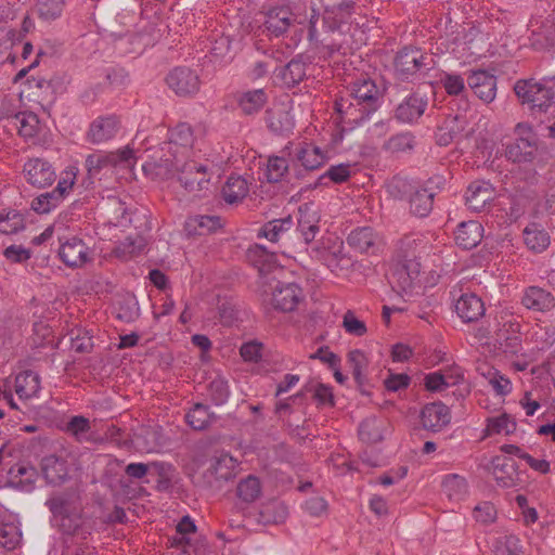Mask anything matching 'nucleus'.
Wrapping results in <instances>:
<instances>
[{
	"mask_svg": "<svg viewBox=\"0 0 555 555\" xmlns=\"http://www.w3.org/2000/svg\"><path fill=\"white\" fill-rule=\"evenodd\" d=\"M540 139L529 122H517L513 137L502 143L503 156L515 165H531L539 156Z\"/></svg>",
	"mask_w": 555,
	"mask_h": 555,
	"instance_id": "7ed1b4c3",
	"label": "nucleus"
},
{
	"mask_svg": "<svg viewBox=\"0 0 555 555\" xmlns=\"http://www.w3.org/2000/svg\"><path fill=\"white\" fill-rule=\"evenodd\" d=\"M348 364L352 371L354 380L359 386H362L366 382L364 371L369 365V360L362 350L354 349L348 353Z\"/></svg>",
	"mask_w": 555,
	"mask_h": 555,
	"instance_id": "a18cd8bd",
	"label": "nucleus"
},
{
	"mask_svg": "<svg viewBox=\"0 0 555 555\" xmlns=\"http://www.w3.org/2000/svg\"><path fill=\"white\" fill-rule=\"evenodd\" d=\"M467 83L475 95L485 103H491L496 96V77L486 70L473 72Z\"/></svg>",
	"mask_w": 555,
	"mask_h": 555,
	"instance_id": "a211bd4d",
	"label": "nucleus"
},
{
	"mask_svg": "<svg viewBox=\"0 0 555 555\" xmlns=\"http://www.w3.org/2000/svg\"><path fill=\"white\" fill-rule=\"evenodd\" d=\"M63 7L64 0H38L36 10L41 20L50 22L61 16Z\"/></svg>",
	"mask_w": 555,
	"mask_h": 555,
	"instance_id": "3c124183",
	"label": "nucleus"
},
{
	"mask_svg": "<svg viewBox=\"0 0 555 555\" xmlns=\"http://www.w3.org/2000/svg\"><path fill=\"white\" fill-rule=\"evenodd\" d=\"M196 526L189 516H184L177 525L176 535L173 537L175 543H189L188 535L194 533Z\"/></svg>",
	"mask_w": 555,
	"mask_h": 555,
	"instance_id": "338daca9",
	"label": "nucleus"
},
{
	"mask_svg": "<svg viewBox=\"0 0 555 555\" xmlns=\"http://www.w3.org/2000/svg\"><path fill=\"white\" fill-rule=\"evenodd\" d=\"M120 128V121L116 115L96 117L89 126L87 139L93 144H101L115 138Z\"/></svg>",
	"mask_w": 555,
	"mask_h": 555,
	"instance_id": "4468645a",
	"label": "nucleus"
},
{
	"mask_svg": "<svg viewBox=\"0 0 555 555\" xmlns=\"http://www.w3.org/2000/svg\"><path fill=\"white\" fill-rule=\"evenodd\" d=\"M142 169L147 176H155L163 179H169L177 175L178 181L185 191L193 193L195 196H201V192L208 190L210 179L207 175V167L194 160L186 162L182 167H177L175 170L168 159L162 163H145Z\"/></svg>",
	"mask_w": 555,
	"mask_h": 555,
	"instance_id": "f03ea898",
	"label": "nucleus"
},
{
	"mask_svg": "<svg viewBox=\"0 0 555 555\" xmlns=\"http://www.w3.org/2000/svg\"><path fill=\"white\" fill-rule=\"evenodd\" d=\"M23 172L29 184L36 188H46L51 185L56 173L52 165L42 158H33L24 164Z\"/></svg>",
	"mask_w": 555,
	"mask_h": 555,
	"instance_id": "9b49d317",
	"label": "nucleus"
},
{
	"mask_svg": "<svg viewBox=\"0 0 555 555\" xmlns=\"http://www.w3.org/2000/svg\"><path fill=\"white\" fill-rule=\"evenodd\" d=\"M450 421V410L440 401L427 403L421 411V422L426 430L440 431Z\"/></svg>",
	"mask_w": 555,
	"mask_h": 555,
	"instance_id": "f3484780",
	"label": "nucleus"
},
{
	"mask_svg": "<svg viewBox=\"0 0 555 555\" xmlns=\"http://www.w3.org/2000/svg\"><path fill=\"white\" fill-rule=\"evenodd\" d=\"M320 13L311 8V12L308 16L295 17L288 7L272 8L266 13V20L263 22V33L270 37H281L292 27L296 25H306L308 28V40L310 42L319 41V34L317 25L320 22Z\"/></svg>",
	"mask_w": 555,
	"mask_h": 555,
	"instance_id": "20e7f679",
	"label": "nucleus"
},
{
	"mask_svg": "<svg viewBox=\"0 0 555 555\" xmlns=\"http://www.w3.org/2000/svg\"><path fill=\"white\" fill-rule=\"evenodd\" d=\"M44 505L51 512L52 519L81 509L80 496L75 489L52 494Z\"/></svg>",
	"mask_w": 555,
	"mask_h": 555,
	"instance_id": "dca6fc26",
	"label": "nucleus"
},
{
	"mask_svg": "<svg viewBox=\"0 0 555 555\" xmlns=\"http://www.w3.org/2000/svg\"><path fill=\"white\" fill-rule=\"evenodd\" d=\"M483 237V227L480 222L472 220L459 224L455 231V243L463 249L476 247Z\"/></svg>",
	"mask_w": 555,
	"mask_h": 555,
	"instance_id": "cd10ccee",
	"label": "nucleus"
},
{
	"mask_svg": "<svg viewBox=\"0 0 555 555\" xmlns=\"http://www.w3.org/2000/svg\"><path fill=\"white\" fill-rule=\"evenodd\" d=\"M156 472V474L162 478L159 480V485L164 482H168V470L171 469V465L159 462H151V463H129L125 467V474L131 479H142L147 475L150 470Z\"/></svg>",
	"mask_w": 555,
	"mask_h": 555,
	"instance_id": "7c9ffc66",
	"label": "nucleus"
},
{
	"mask_svg": "<svg viewBox=\"0 0 555 555\" xmlns=\"http://www.w3.org/2000/svg\"><path fill=\"white\" fill-rule=\"evenodd\" d=\"M59 255L61 260L70 268L81 267L90 259L89 247L76 236L61 244Z\"/></svg>",
	"mask_w": 555,
	"mask_h": 555,
	"instance_id": "6ab92c4d",
	"label": "nucleus"
},
{
	"mask_svg": "<svg viewBox=\"0 0 555 555\" xmlns=\"http://www.w3.org/2000/svg\"><path fill=\"white\" fill-rule=\"evenodd\" d=\"M433 57L416 47H403L395 57V75L399 80L413 81L433 68Z\"/></svg>",
	"mask_w": 555,
	"mask_h": 555,
	"instance_id": "0eeeda50",
	"label": "nucleus"
},
{
	"mask_svg": "<svg viewBox=\"0 0 555 555\" xmlns=\"http://www.w3.org/2000/svg\"><path fill=\"white\" fill-rule=\"evenodd\" d=\"M264 176L270 183H278L284 180L288 181L291 169L287 159L279 156L269 157Z\"/></svg>",
	"mask_w": 555,
	"mask_h": 555,
	"instance_id": "a19ab883",
	"label": "nucleus"
},
{
	"mask_svg": "<svg viewBox=\"0 0 555 555\" xmlns=\"http://www.w3.org/2000/svg\"><path fill=\"white\" fill-rule=\"evenodd\" d=\"M325 155L321 149L309 143L297 147L294 156V160L307 171L318 169L325 163Z\"/></svg>",
	"mask_w": 555,
	"mask_h": 555,
	"instance_id": "c756f323",
	"label": "nucleus"
},
{
	"mask_svg": "<svg viewBox=\"0 0 555 555\" xmlns=\"http://www.w3.org/2000/svg\"><path fill=\"white\" fill-rule=\"evenodd\" d=\"M494 197V190L489 182L474 181L465 193V202L467 207L476 212L481 211L487 204L491 203Z\"/></svg>",
	"mask_w": 555,
	"mask_h": 555,
	"instance_id": "5701e85b",
	"label": "nucleus"
},
{
	"mask_svg": "<svg viewBox=\"0 0 555 555\" xmlns=\"http://www.w3.org/2000/svg\"><path fill=\"white\" fill-rule=\"evenodd\" d=\"M21 532L13 524H0V545L7 550H14L21 542Z\"/></svg>",
	"mask_w": 555,
	"mask_h": 555,
	"instance_id": "bf43d9fd",
	"label": "nucleus"
},
{
	"mask_svg": "<svg viewBox=\"0 0 555 555\" xmlns=\"http://www.w3.org/2000/svg\"><path fill=\"white\" fill-rule=\"evenodd\" d=\"M18 122V132L25 138H33L38 133L39 119L34 113H20L15 116Z\"/></svg>",
	"mask_w": 555,
	"mask_h": 555,
	"instance_id": "864d4df0",
	"label": "nucleus"
},
{
	"mask_svg": "<svg viewBox=\"0 0 555 555\" xmlns=\"http://www.w3.org/2000/svg\"><path fill=\"white\" fill-rule=\"evenodd\" d=\"M294 221L291 216L281 219H273L266 222L258 231V237H264L271 243L279 244V250H282V243L292 230Z\"/></svg>",
	"mask_w": 555,
	"mask_h": 555,
	"instance_id": "bb28decb",
	"label": "nucleus"
},
{
	"mask_svg": "<svg viewBox=\"0 0 555 555\" xmlns=\"http://www.w3.org/2000/svg\"><path fill=\"white\" fill-rule=\"evenodd\" d=\"M168 87L180 96L193 95L199 90L198 75L188 67H176L166 77Z\"/></svg>",
	"mask_w": 555,
	"mask_h": 555,
	"instance_id": "9d476101",
	"label": "nucleus"
},
{
	"mask_svg": "<svg viewBox=\"0 0 555 555\" xmlns=\"http://www.w3.org/2000/svg\"><path fill=\"white\" fill-rule=\"evenodd\" d=\"M443 493L452 501H462L468 495V483L463 476L449 474L442 480Z\"/></svg>",
	"mask_w": 555,
	"mask_h": 555,
	"instance_id": "4c0bfd02",
	"label": "nucleus"
},
{
	"mask_svg": "<svg viewBox=\"0 0 555 555\" xmlns=\"http://www.w3.org/2000/svg\"><path fill=\"white\" fill-rule=\"evenodd\" d=\"M410 211L420 218L427 217L433 210L434 198L431 194L425 193L422 189H416L408 199Z\"/></svg>",
	"mask_w": 555,
	"mask_h": 555,
	"instance_id": "c03bdc74",
	"label": "nucleus"
},
{
	"mask_svg": "<svg viewBox=\"0 0 555 555\" xmlns=\"http://www.w3.org/2000/svg\"><path fill=\"white\" fill-rule=\"evenodd\" d=\"M349 99L340 98L335 101L337 124L343 133L367 121L382 106L383 94L371 78H359L348 86Z\"/></svg>",
	"mask_w": 555,
	"mask_h": 555,
	"instance_id": "f257e3e1",
	"label": "nucleus"
},
{
	"mask_svg": "<svg viewBox=\"0 0 555 555\" xmlns=\"http://www.w3.org/2000/svg\"><path fill=\"white\" fill-rule=\"evenodd\" d=\"M343 327L349 335L361 337L366 334L367 328L363 321L359 320L351 310L346 311L343 317Z\"/></svg>",
	"mask_w": 555,
	"mask_h": 555,
	"instance_id": "e2e57ef3",
	"label": "nucleus"
},
{
	"mask_svg": "<svg viewBox=\"0 0 555 555\" xmlns=\"http://www.w3.org/2000/svg\"><path fill=\"white\" fill-rule=\"evenodd\" d=\"M415 137L410 131H403L391 135L383 144V150L390 154L412 152L415 147Z\"/></svg>",
	"mask_w": 555,
	"mask_h": 555,
	"instance_id": "58836bf2",
	"label": "nucleus"
},
{
	"mask_svg": "<svg viewBox=\"0 0 555 555\" xmlns=\"http://www.w3.org/2000/svg\"><path fill=\"white\" fill-rule=\"evenodd\" d=\"M37 478V469L26 463H17L11 466L8 472V485L24 492L34 490Z\"/></svg>",
	"mask_w": 555,
	"mask_h": 555,
	"instance_id": "aec40b11",
	"label": "nucleus"
},
{
	"mask_svg": "<svg viewBox=\"0 0 555 555\" xmlns=\"http://www.w3.org/2000/svg\"><path fill=\"white\" fill-rule=\"evenodd\" d=\"M347 243L359 253L374 254L378 248L379 238L372 228L361 227L350 232Z\"/></svg>",
	"mask_w": 555,
	"mask_h": 555,
	"instance_id": "a878e982",
	"label": "nucleus"
},
{
	"mask_svg": "<svg viewBox=\"0 0 555 555\" xmlns=\"http://www.w3.org/2000/svg\"><path fill=\"white\" fill-rule=\"evenodd\" d=\"M514 91L534 118L543 114L555 116V92L552 88L534 79H522L515 83Z\"/></svg>",
	"mask_w": 555,
	"mask_h": 555,
	"instance_id": "39448f33",
	"label": "nucleus"
},
{
	"mask_svg": "<svg viewBox=\"0 0 555 555\" xmlns=\"http://www.w3.org/2000/svg\"><path fill=\"white\" fill-rule=\"evenodd\" d=\"M429 98L420 89L406 94L392 109V117L400 124L415 125L425 114Z\"/></svg>",
	"mask_w": 555,
	"mask_h": 555,
	"instance_id": "6e6552de",
	"label": "nucleus"
},
{
	"mask_svg": "<svg viewBox=\"0 0 555 555\" xmlns=\"http://www.w3.org/2000/svg\"><path fill=\"white\" fill-rule=\"evenodd\" d=\"M15 392L21 399L36 396L40 390V377L33 371H24L15 377Z\"/></svg>",
	"mask_w": 555,
	"mask_h": 555,
	"instance_id": "f704fd0d",
	"label": "nucleus"
},
{
	"mask_svg": "<svg viewBox=\"0 0 555 555\" xmlns=\"http://www.w3.org/2000/svg\"><path fill=\"white\" fill-rule=\"evenodd\" d=\"M416 189L408 179L401 177H393L387 184L388 193L400 201H408Z\"/></svg>",
	"mask_w": 555,
	"mask_h": 555,
	"instance_id": "8fccbe9b",
	"label": "nucleus"
},
{
	"mask_svg": "<svg viewBox=\"0 0 555 555\" xmlns=\"http://www.w3.org/2000/svg\"><path fill=\"white\" fill-rule=\"evenodd\" d=\"M440 81L449 95H463V92L465 91V81L461 75L446 74Z\"/></svg>",
	"mask_w": 555,
	"mask_h": 555,
	"instance_id": "0e129e2a",
	"label": "nucleus"
},
{
	"mask_svg": "<svg viewBox=\"0 0 555 555\" xmlns=\"http://www.w3.org/2000/svg\"><path fill=\"white\" fill-rule=\"evenodd\" d=\"M266 122L270 131L280 135L292 132L295 125L289 108L285 104H278L267 109Z\"/></svg>",
	"mask_w": 555,
	"mask_h": 555,
	"instance_id": "b1692460",
	"label": "nucleus"
},
{
	"mask_svg": "<svg viewBox=\"0 0 555 555\" xmlns=\"http://www.w3.org/2000/svg\"><path fill=\"white\" fill-rule=\"evenodd\" d=\"M90 429L89 420L81 415L73 416L65 426V431L78 441L86 440Z\"/></svg>",
	"mask_w": 555,
	"mask_h": 555,
	"instance_id": "5fc2aeb1",
	"label": "nucleus"
},
{
	"mask_svg": "<svg viewBox=\"0 0 555 555\" xmlns=\"http://www.w3.org/2000/svg\"><path fill=\"white\" fill-rule=\"evenodd\" d=\"M62 201L51 191L40 194L31 202V209L37 214H49L56 208Z\"/></svg>",
	"mask_w": 555,
	"mask_h": 555,
	"instance_id": "4d7b16f0",
	"label": "nucleus"
},
{
	"mask_svg": "<svg viewBox=\"0 0 555 555\" xmlns=\"http://www.w3.org/2000/svg\"><path fill=\"white\" fill-rule=\"evenodd\" d=\"M169 141L171 144L181 147H192L194 142L192 127L186 122L178 124L172 130H170Z\"/></svg>",
	"mask_w": 555,
	"mask_h": 555,
	"instance_id": "603ef678",
	"label": "nucleus"
},
{
	"mask_svg": "<svg viewBox=\"0 0 555 555\" xmlns=\"http://www.w3.org/2000/svg\"><path fill=\"white\" fill-rule=\"evenodd\" d=\"M278 251H269L264 246L255 244L247 249L246 257L250 264H253L259 273V279L271 281L274 276H270L272 270L278 268Z\"/></svg>",
	"mask_w": 555,
	"mask_h": 555,
	"instance_id": "ddd939ff",
	"label": "nucleus"
},
{
	"mask_svg": "<svg viewBox=\"0 0 555 555\" xmlns=\"http://www.w3.org/2000/svg\"><path fill=\"white\" fill-rule=\"evenodd\" d=\"M258 291L263 301L270 302L276 310L291 312L304 299L301 287L296 283H283L275 278H266L258 282Z\"/></svg>",
	"mask_w": 555,
	"mask_h": 555,
	"instance_id": "423d86ee",
	"label": "nucleus"
},
{
	"mask_svg": "<svg viewBox=\"0 0 555 555\" xmlns=\"http://www.w3.org/2000/svg\"><path fill=\"white\" fill-rule=\"evenodd\" d=\"M53 521L63 534L72 535L79 540H87L92 532V526L82 516L81 509L54 518Z\"/></svg>",
	"mask_w": 555,
	"mask_h": 555,
	"instance_id": "f8f14e48",
	"label": "nucleus"
},
{
	"mask_svg": "<svg viewBox=\"0 0 555 555\" xmlns=\"http://www.w3.org/2000/svg\"><path fill=\"white\" fill-rule=\"evenodd\" d=\"M522 235L527 247L535 253H542L550 245V235L535 222L529 223L524 229Z\"/></svg>",
	"mask_w": 555,
	"mask_h": 555,
	"instance_id": "72a5a7b5",
	"label": "nucleus"
},
{
	"mask_svg": "<svg viewBox=\"0 0 555 555\" xmlns=\"http://www.w3.org/2000/svg\"><path fill=\"white\" fill-rule=\"evenodd\" d=\"M492 475L502 488H513L519 482L517 464L513 459L498 456L492 461Z\"/></svg>",
	"mask_w": 555,
	"mask_h": 555,
	"instance_id": "4be33fe9",
	"label": "nucleus"
},
{
	"mask_svg": "<svg viewBox=\"0 0 555 555\" xmlns=\"http://www.w3.org/2000/svg\"><path fill=\"white\" fill-rule=\"evenodd\" d=\"M248 194V183L241 176H230L222 188V197L228 204L242 202Z\"/></svg>",
	"mask_w": 555,
	"mask_h": 555,
	"instance_id": "c9c22d12",
	"label": "nucleus"
},
{
	"mask_svg": "<svg viewBox=\"0 0 555 555\" xmlns=\"http://www.w3.org/2000/svg\"><path fill=\"white\" fill-rule=\"evenodd\" d=\"M473 515L477 521L482 524H490L495 520L496 511L492 503L483 502L474 508Z\"/></svg>",
	"mask_w": 555,
	"mask_h": 555,
	"instance_id": "774afa93",
	"label": "nucleus"
},
{
	"mask_svg": "<svg viewBox=\"0 0 555 555\" xmlns=\"http://www.w3.org/2000/svg\"><path fill=\"white\" fill-rule=\"evenodd\" d=\"M237 462L228 453H221L210 461L207 472L215 476L216 480H229L234 477V469Z\"/></svg>",
	"mask_w": 555,
	"mask_h": 555,
	"instance_id": "e433bc0d",
	"label": "nucleus"
},
{
	"mask_svg": "<svg viewBox=\"0 0 555 555\" xmlns=\"http://www.w3.org/2000/svg\"><path fill=\"white\" fill-rule=\"evenodd\" d=\"M457 315L466 323L478 321L486 311L483 301L474 293H465L455 302Z\"/></svg>",
	"mask_w": 555,
	"mask_h": 555,
	"instance_id": "393cba45",
	"label": "nucleus"
},
{
	"mask_svg": "<svg viewBox=\"0 0 555 555\" xmlns=\"http://www.w3.org/2000/svg\"><path fill=\"white\" fill-rule=\"evenodd\" d=\"M70 460L69 452L64 449L42 459L41 469L49 485L61 486L69 479V469L73 464Z\"/></svg>",
	"mask_w": 555,
	"mask_h": 555,
	"instance_id": "1a4fd4ad",
	"label": "nucleus"
},
{
	"mask_svg": "<svg viewBox=\"0 0 555 555\" xmlns=\"http://www.w3.org/2000/svg\"><path fill=\"white\" fill-rule=\"evenodd\" d=\"M516 429V423L507 414H502L488 420L485 429L487 436L505 434L509 435Z\"/></svg>",
	"mask_w": 555,
	"mask_h": 555,
	"instance_id": "09e8293b",
	"label": "nucleus"
},
{
	"mask_svg": "<svg viewBox=\"0 0 555 555\" xmlns=\"http://www.w3.org/2000/svg\"><path fill=\"white\" fill-rule=\"evenodd\" d=\"M221 219L218 216L196 215L189 218L186 227L190 232L205 235L221 228Z\"/></svg>",
	"mask_w": 555,
	"mask_h": 555,
	"instance_id": "37998d69",
	"label": "nucleus"
},
{
	"mask_svg": "<svg viewBox=\"0 0 555 555\" xmlns=\"http://www.w3.org/2000/svg\"><path fill=\"white\" fill-rule=\"evenodd\" d=\"M236 104L245 116H254L262 111L269 101L266 89H250L236 94Z\"/></svg>",
	"mask_w": 555,
	"mask_h": 555,
	"instance_id": "412c9836",
	"label": "nucleus"
},
{
	"mask_svg": "<svg viewBox=\"0 0 555 555\" xmlns=\"http://www.w3.org/2000/svg\"><path fill=\"white\" fill-rule=\"evenodd\" d=\"M460 377L461 375L457 374L456 379L448 380V377L444 374L434 372L425 376V387L429 391H441L449 386L459 384Z\"/></svg>",
	"mask_w": 555,
	"mask_h": 555,
	"instance_id": "680f3d73",
	"label": "nucleus"
},
{
	"mask_svg": "<svg viewBox=\"0 0 555 555\" xmlns=\"http://www.w3.org/2000/svg\"><path fill=\"white\" fill-rule=\"evenodd\" d=\"M520 302L530 311L546 313L555 308V296L540 286H528L522 292Z\"/></svg>",
	"mask_w": 555,
	"mask_h": 555,
	"instance_id": "2eb2a0df",
	"label": "nucleus"
},
{
	"mask_svg": "<svg viewBox=\"0 0 555 555\" xmlns=\"http://www.w3.org/2000/svg\"><path fill=\"white\" fill-rule=\"evenodd\" d=\"M217 416L209 411V406L203 403H195L185 414V422L195 430H204L214 424Z\"/></svg>",
	"mask_w": 555,
	"mask_h": 555,
	"instance_id": "473e14b6",
	"label": "nucleus"
},
{
	"mask_svg": "<svg viewBox=\"0 0 555 555\" xmlns=\"http://www.w3.org/2000/svg\"><path fill=\"white\" fill-rule=\"evenodd\" d=\"M351 175V166L349 164H338L331 166L320 178L319 184H326L324 180H330L334 183H343L349 179Z\"/></svg>",
	"mask_w": 555,
	"mask_h": 555,
	"instance_id": "13d9d810",
	"label": "nucleus"
},
{
	"mask_svg": "<svg viewBox=\"0 0 555 555\" xmlns=\"http://www.w3.org/2000/svg\"><path fill=\"white\" fill-rule=\"evenodd\" d=\"M306 66L302 55H297L280 68L276 77L286 88H293L306 78Z\"/></svg>",
	"mask_w": 555,
	"mask_h": 555,
	"instance_id": "c85d7f7f",
	"label": "nucleus"
},
{
	"mask_svg": "<svg viewBox=\"0 0 555 555\" xmlns=\"http://www.w3.org/2000/svg\"><path fill=\"white\" fill-rule=\"evenodd\" d=\"M230 396L228 382L220 376L214 378L207 387V397L215 405L224 404Z\"/></svg>",
	"mask_w": 555,
	"mask_h": 555,
	"instance_id": "de8ad7c7",
	"label": "nucleus"
},
{
	"mask_svg": "<svg viewBox=\"0 0 555 555\" xmlns=\"http://www.w3.org/2000/svg\"><path fill=\"white\" fill-rule=\"evenodd\" d=\"M236 493L242 501L247 503L254 502L261 493L260 480L257 477L249 475L238 482Z\"/></svg>",
	"mask_w": 555,
	"mask_h": 555,
	"instance_id": "49530a36",
	"label": "nucleus"
},
{
	"mask_svg": "<svg viewBox=\"0 0 555 555\" xmlns=\"http://www.w3.org/2000/svg\"><path fill=\"white\" fill-rule=\"evenodd\" d=\"M24 228V218L17 211H9L5 216L0 214V233L14 234Z\"/></svg>",
	"mask_w": 555,
	"mask_h": 555,
	"instance_id": "6e6d98bb",
	"label": "nucleus"
},
{
	"mask_svg": "<svg viewBox=\"0 0 555 555\" xmlns=\"http://www.w3.org/2000/svg\"><path fill=\"white\" fill-rule=\"evenodd\" d=\"M318 222V217L315 214L310 212V207L308 205L299 207L297 231L300 234L305 245H308L310 242H312L315 237V234L319 232L320 228Z\"/></svg>",
	"mask_w": 555,
	"mask_h": 555,
	"instance_id": "2f4dec72",
	"label": "nucleus"
},
{
	"mask_svg": "<svg viewBox=\"0 0 555 555\" xmlns=\"http://www.w3.org/2000/svg\"><path fill=\"white\" fill-rule=\"evenodd\" d=\"M137 145V138L126 147L109 153L111 166H120L124 168H132L135 162L141 157L142 150Z\"/></svg>",
	"mask_w": 555,
	"mask_h": 555,
	"instance_id": "79ce46f5",
	"label": "nucleus"
},
{
	"mask_svg": "<svg viewBox=\"0 0 555 555\" xmlns=\"http://www.w3.org/2000/svg\"><path fill=\"white\" fill-rule=\"evenodd\" d=\"M469 125V117L465 114H455L448 118L442 126L449 133L457 138Z\"/></svg>",
	"mask_w": 555,
	"mask_h": 555,
	"instance_id": "69168bd1",
	"label": "nucleus"
},
{
	"mask_svg": "<svg viewBox=\"0 0 555 555\" xmlns=\"http://www.w3.org/2000/svg\"><path fill=\"white\" fill-rule=\"evenodd\" d=\"M385 422L375 416L366 417L360 423L359 437L366 443H376L384 438Z\"/></svg>",
	"mask_w": 555,
	"mask_h": 555,
	"instance_id": "ea45409f",
	"label": "nucleus"
},
{
	"mask_svg": "<svg viewBox=\"0 0 555 555\" xmlns=\"http://www.w3.org/2000/svg\"><path fill=\"white\" fill-rule=\"evenodd\" d=\"M529 40L535 50L552 48L555 44V30L551 31L544 27H539L538 30H532Z\"/></svg>",
	"mask_w": 555,
	"mask_h": 555,
	"instance_id": "052dcab7",
	"label": "nucleus"
}]
</instances>
